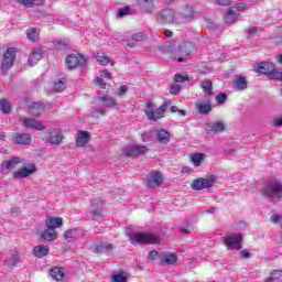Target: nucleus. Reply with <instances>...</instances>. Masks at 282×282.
<instances>
[{
	"mask_svg": "<svg viewBox=\"0 0 282 282\" xmlns=\"http://www.w3.org/2000/svg\"><path fill=\"white\" fill-rule=\"evenodd\" d=\"M29 108L35 111H43L45 109V104L32 102L31 105H29Z\"/></svg>",
	"mask_w": 282,
	"mask_h": 282,
	"instance_id": "obj_45",
	"label": "nucleus"
},
{
	"mask_svg": "<svg viewBox=\"0 0 282 282\" xmlns=\"http://www.w3.org/2000/svg\"><path fill=\"white\" fill-rule=\"evenodd\" d=\"M26 36H28L29 41L36 43V41H39L40 33L37 32L36 29H28Z\"/></svg>",
	"mask_w": 282,
	"mask_h": 282,
	"instance_id": "obj_36",
	"label": "nucleus"
},
{
	"mask_svg": "<svg viewBox=\"0 0 282 282\" xmlns=\"http://www.w3.org/2000/svg\"><path fill=\"white\" fill-rule=\"evenodd\" d=\"M195 107L198 111V113H202L203 116H206L213 111V104L210 101H197L195 104Z\"/></svg>",
	"mask_w": 282,
	"mask_h": 282,
	"instance_id": "obj_22",
	"label": "nucleus"
},
{
	"mask_svg": "<svg viewBox=\"0 0 282 282\" xmlns=\"http://www.w3.org/2000/svg\"><path fill=\"white\" fill-rule=\"evenodd\" d=\"M204 153L191 154L189 159L193 162L194 166H199L204 162Z\"/></svg>",
	"mask_w": 282,
	"mask_h": 282,
	"instance_id": "obj_33",
	"label": "nucleus"
},
{
	"mask_svg": "<svg viewBox=\"0 0 282 282\" xmlns=\"http://www.w3.org/2000/svg\"><path fill=\"white\" fill-rule=\"evenodd\" d=\"M221 240L227 250H241L243 236L241 234H232L231 236H224Z\"/></svg>",
	"mask_w": 282,
	"mask_h": 282,
	"instance_id": "obj_6",
	"label": "nucleus"
},
{
	"mask_svg": "<svg viewBox=\"0 0 282 282\" xmlns=\"http://www.w3.org/2000/svg\"><path fill=\"white\" fill-rule=\"evenodd\" d=\"M20 122L22 127L31 129L32 131H45V124L43 121L32 118V117H21Z\"/></svg>",
	"mask_w": 282,
	"mask_h": 282,
	"instance_id": "obj_8",
	"label": "nucleus"
},
{
	"mask_svg": "<svg viewBox=\"0 0 282 282\" xmlns=\"http://www.w3.org/2000/svg\"><path fill=\"white\" fill-rule=\"evenodd\" d=\"M42 142L58 147V144L63 142V133L58 129H54L53 131L48 130L42 135Z\"/></svg>",
	"mask_w": 282,
	"mask_h": 282,
	"instance_id": "obj_11",
	"label": "nucleus"
},
{
	"mask_svg": "<svg viewBox=\"0 0 282 282\" xmlns=\"http://www.w3.org/2000/svg\"><path fill=\"white\" fill-rule=\"evenodd\" d=\"M23 161L20 158L12 156L8 161H3L0 164V173H3V171H12L17 169L18 164H21Z\"/></svg>",
	"mask_w": 282,
	"mask_h": 282,
	"instance_id": "obj_16",
	"label": "nucleus"
},
{
	"mask_svg": "<svg viewBox=\"0 0 282 282\" xmlns=\"http://www.w3.org/2000/svg\"><path fill=\"white\" fill-rule=\"evenodd\" d=\"M181 231L183 232V235H191V229L188 228H181Z\"/></svg>",
	"mask_w": 282,
	"mask_h": 282,
	"instance_id": "obj_63",
	"label": "nucleus"
},
{
	"mask_svg": "<svg viewBox=\"0 0 282 282\" xmlns=\"http://www.w3.org/2000/svg\"><path fill=\"white\" fill-rule=\"evenodd\" d=\"M171 105V100L164 101L159 108L155 109L153 102L149 101L145 104V116L148 120L152 122H158V120H162L166 116V109Z\"/></svg>",
	"mask_w": 282,
	"mask_h": 282,
	"instance_id": "obj_2",
	"label": "nucleus"
},
{
	"mask_svg": "<svg viewBox=\"0 0 282 282\" xmlns=\"http://www.w3.org/2000/svg\"><path fill=\"white\" fill-rule=\"evenodd\" d=\"M156 258H158V251L152 250V251L149 252L148 259H149L150 261H155Z\"/></svg>",
	"mask_w": 282,
	"mask_h": 282,
	"instance_id": "obj_55",
	"label": "nucleus"
},
{
	"mask_svg": "<svg viewBox=\"0 0 282 282\" xmlns=\"http://www.w3.org/2000/svg\"><path fill=\"white\" fill-rule=\"evenodd\" d=\"M160 259L161 265H175L177 263V254L175 253H165Z\"/></svg>",
	"mask_w": 282,
	"mask_h": 282,
	"instance_id": "obj_25",
	"label": "nucleus"
},
{
	"mask_svg": "<svg viewBox=\"0 0 282 282\" xmlns=\"http://www.w3.org/2000/svg\"><path fill=\"white\" fill-rule=\"evenodd\" d=\"M112 281L113 282H127L128 278L127 274L124 273H117L112 275Z\"/></svg>",
	"mask_w": 282,
	"mask_h": 282,
	"instance_id": "obj_44",
	"label": "nucleus"
},
{
	"mask_svg": "<svg viewBox=\"0 0 282 282\" xmlns=\"http://www.w3.org/2000/svg\"><path fill=\"white\" fill-rule=\"evenodd\" d=\"M137 3L141 10H151L158 0H137Z\"/></svg>",
	"mask_w": 282,
	"mask_h": 282,
	"instance_id": "obj_29",
	"label": "nucleus"
},
{
	"mask_svg": "<svg viewBox=\"0 0 282 282\" xmlns=\"http://www.w3.org/2000/svg\"><path fill=\"white\" fill-rule=\"evenodd\" d=\"M19 261V256L17 254H11L9 258L6 259L4 263L7 268H14Z\"/></svg>",
	"mask_w": 282,
	"mask_h": 282,
	"instance_id": "obj_38",
	"label": "nucleus"
},
{
	"mask_svg": "<svg viewBox=\"0 0 282 282\" xmlns=\"http://www.w3.org/2000/svg\"><path fill=\"white\" fill-rule=\"evenodd\" d=\"M17 144H30L32 142V134L30 133H18L14 137Z\"/></svg>",
	"mask_w": 282,
	"mask_h": 282,
	"instance_id": "obj_28",
	"label": "nucleus"
},
{
	"mask_svg": "<svg viewBox=\"0 0 282 282\" xmlns=\"http://www.w3.org/2000/svg\"><path fill=\"white\" fill-rule=\"evenodd\" d=\"M102 199H95L91 204V215L93 217H105V210L102 209Z\"/></svg>",
	"mask_w": 282,
	"mask_h": 282,
	"instance_id": "obj_19",
	"label": "nucleus"
},
{
	"mask_svg": "<svg viewBox=\"0 0 282 282\" xmlns=\"http://www.w3.org/2000/svg\"><path fill=\"white\" fill-rule=\"evenodd\" d=\"M91 140V134L87 131L79 130L77 138L75 140L76 147H85L86 144H89V141Z\"/></svg>",
	"mask_w": 282,
	"mask_h": 282,
	"instance_id": "obj_20",
	"label": "nucleus"
},
{
	"mask_svg": "<svg viewBox=\"0 0 282 282\" xmlns=\"http://www.w3.org/2000/svg\"><path fill=\"white\" fill-rule=\"evenodd\" d=\"M171 94L173 95V96H175V95H177V94H180V91H182V86H180V85H173L172 87H171Z\"/></svg>",
	"mask_w": 282,
	"mask_h": 282,
	"instance_id": "obj_52",
	"label": "nucleus"
},
{
	"mask_svg": "<svg viewBox=\"0 0 282 282\" xmlns=\"http://www.w3.org/2000/svg\"><path fill=\"white\" fill-rule=\"evenodd\" d=\"M123 94H127V86H120L119 87V96H123Z\"/></svg>",
	"mask_w": 282,
	"mask_h": 282,
	"instance_id": "obj_61",
	"label": "nucleus"
},
{
	"mask_svg": "<svg viewBox=\"0 0 282 282\" xmlns=\"http://www.w3.org/2000/svg\"><path fill=\"white\" fill-rule=\"evenodd\" d=\"M156 140L161 144H169V142H171V133L164 129H161L156 133Z\"/></svg>",
	"mask_w": 282,
	"mask_h": 282,
	"instance_id": "obj_27",
	"label": "nucleus"
},
{
	"mask_svg": "<svg viewBox=\"0 0 282 282\" xmlns=\"http://www.w3.org/2000/svg\"><path fill=\"white\" fill-rule=\"evenodd\" d=\"M200 87L205 94H207L208 96H213V82L203 80L200 83Z\"/></svg>",
	"mask_w": 282,
	"mask_h": 282,
	"instance_id": "obj_35",
	"label": "nucleus"
},
{
	"mask_svg": "<svg viewBox=\"0 0 282 282\" xmlns=\"http://www.w3.org/2000/svg\"><path fill=\"white\" fill-rule=\"evenodd\" d=\"M55 45L57 50H65L67 47V44L63 41H58Z\"/></svg>",
	"mask_w": 282,
	"mask_h": 282,
	"instance_id": "obj_59",
	"label": "nucleus"
},
{
	"mask_svg": "<svg viewBox=\"0 0 282 282\" xmlns=\"http://www.w3.org/2000/svg\"><path fill=\"white\" fill-rule=\"evenodd\" d=\"M236 10H238V12H241V10H246V3H238L236 6Z\"/></svg>",
	"mask_w": 282,
	"mask_h": 282,
	"instance_id": "obj_60",
	"label": "nucleus"
},
{
	"mask_svg": "<svg viewBox=\"0 0 282 282\" xmlns=\"http://www.w3.org/2000/svg\"><path fill=\"white\" fill-rule=\"evenodd\" d=\"M227 99H228V95H226V93H220L216 96V102L218 105H224V102H226Z\"/></svg>",
	"mask_w": 282,
	"mask_h": 282,
	"instance_id": "obj_47",
	"label": "nucleus"
},
{
	"mask_svg": "<svg viewBox=\"0 0 282 282\" xmlns=\"http://www.w3.org/2000/svg\"><path fill=\"white\" fill-rule=\"evenodd\" d=\"M0 111H2V113H12V106H10L8 99H0Z\"/></svg>",
	"mask_w": 282,
	"mask_h": 282,
	"instance_id": "obj_34",
	"label": "nucleus"
},
{
	"mask_svg": "<svg viewBox=\"0 0 282 282\" xmlns=\"http://www.w3.org/2000/svg\"><path fill=\"white\" fill-rule=\"evenodd\" d=\"M188 80H191L188 73L174 75V83H186Z\"/></svg>",
	"mask_w": 282,
	"mask_h": 282,
	"instance_id": "obj_41",
	"label": "nucleus"
},
{
	"mask_svg": "<svg viewBox=\"0 0 282 282\" xmlns=\"http://www.w3.org/2000/svg\"><path fill=\"white\" fill-rule=\"evenodd\" d=\"M65 83H67V79L63 77L57 83L54 84V89L61 94V91H65Z\"/></svg>",
	"mask_w": 282,
	"mask_h": 282,
	"instance_id": "obj_40",
	"label": "nucleus"
},
{
	"mask_svg": "<svg viewBox=\"0 0 282 282\" xmlns=\"http://www.w3.org/2000/svg\"><path fill=\"white\" fill-rule=\"evenodd\" d=\"M95 85L97 87H100L101 89H107V83H105V79L100 78V77H97L95 79Z\"/></svg>",
	"mask_w": 282,
	"mask_h": 282,
	"instance_id": "obj_50",
	"label": "nucleus"
},
{
	"mask_svg": "<svg viewBox=\"0 0 282 282\" xmlns=\"http://www.w3.org/2000/svg\"><path fill=\"white\" fill-rule=\"evenodd\" d=\"M45 221L46 229L40 232L41 239H44V241H56V239H58L56 228H61L63 226V218L51 216L47 217Z\"/></svg>",
	"mask_w": 282,
	"mask_h": 282,
	"instance_id": "obj_1",
	"label": "nucleus"
},
{
	"mask_svg": "<svg viewBox=\"0 0 282 282\" xmlns=\"http://www.w3.org/2000/svg\"><path fill=\"white\" fill-rule=\"evenodd\" d=\"M64 239L67 241H72V239H76V229H69L64 231Z\"/></svg>",
	"mask_w": 282,
	"mask_h": 282,
	"instance_id": "obj_43",
	"label": "nucleus"
},
{
	"mask_svg": "<svg viewBox=\"0 0 282 282\" xmlns=\"http://www.w3.org/2000/svg\"><path fill=\"white\" fill-rule=\"evenodd\" d=\"M195 51V44L192 42H185L178 46V53L177 56H174V61L177 63H185V61H191Z\"/></svg>",
	"mask_w": 282,
	"mask_h": 282,
	"instance_id": "obj_3",
	"label": "nucleus"
},
{
	"mask_svg": "<svg viewBox=\"0 0 282 282\" xmlns=\"http://www.w3.org/2000/svg\"><path fill=\"white\" fill-rule=\"evenodd\" d=\"M250 257H252V253H250V251H248V249H243L239 252L240 259H250Z\"/></svg>",
	"mask_w": 282,
	"mask_h": 282,
	"instance_id": "obj_51",
	"label": "nucleus"
},
{
	"mask_svg": "<svg viewBox=\"0 0 282 282\" xmlns=\"http://www.w3.org/2000/svg\"><path fill=\"white\" fill-rule=\"evenodd\" d=\"M234 87L236 89H246L248 87V82L246 80V77H240L234 83Z\"/></svg>",
	"mask_w": 282,
	"mask_h": 282,
	"instance_id": "obj_39",
	"label": "nucleus"
},
{
	"mask_svg": "<svg viewBox=\"0 0 282 282\" xmlns=\"http://www.w3.org/2000/svg\"><path fill=\"white\" fill-rule=\"evenodd\" d=\"M256 74H264V76H269L274 72V64L273 63H268V62H261L254 69Z\"/></svg>",
	"mask_w": 282,
	"mask_h": 282,
	"instance_id": "obj_17",
	"label": "nucleus"
},
{
	"mask_svg": "<svg viewBox=\"0 0 282 282\" xmlns=\"http://www.w3.org/2000/svg\"><path fill=\"white\" fill-rule=\"evenodd\" d=\"M36 173V165L29 164L28 166H23L13 173L14 180H25V177H30V175Z\"/></svg>",
	"mask_w": 282,
	"mask_h": 282,
	"instance_id": "obj_13",
	"label": "nucleus"
},
{
	"mask_svg": "<svg viewBox=\"0 0 282 282\" xmlns=\"http://www.w3.org/2000/svg\"><path fill=\"white\" fill-rule=\"evenodd\" d=\"M32 252L36 257V259H43V257H47V254H50V246H35L33 247Z\"/></svg>",
	"mask_w": 282,
	"mask_h": 282,
	"instance_id": "obj_24",
	"label": "nucleus"
},
{
	"mask_svg": "<svg viewBox=\"0 0 282 282\" xmlns=\"http://www.w3.org/2000/svg\"><path fill=\"white\" fill-rule=\"evenodd\" d=\"M96 61L97 63H99L100 65H109V63H111V58H109V56L105 55V53H97L96 55Z\"/></svg>",
	"mask_w": 282,
	"mask_h": 282,
	"instance_id": "obj_37",
	"label": "nucleus"
},
{
	"mask_svg": "<svg viewBox=\"0 0 282 282\" xmlns=\"http://www.w3.org/2000/svg\"><path fill=\"white\" fill-rule=\"evenodd\" d=\"M274 127H282V115L273 120Z\"/></svg>",
	"mask_w": 282,
	"mask_h": 282,
	"instance_id": "obj_58",
	"label": "nucleus"
},
{
	"mask_svg": "<svg viewBox=\"0 0 282 282\" xmlns=\"http://www.w3.org/2000/svg\"><path fill=\"white\" fill-rule=\"evenodd\" d=\"M164 34H165V36H166L167 39L173 37V31H171V30H165V31H164Z\"/></svg>",
	"mask_w": 282,
	"mask_h": 282,
	"instance_id": "obj_62",
	"label": "nucleus"
},
{
	"mask_svg": "<svg viewBox=\"0 0 282 282\" xmlns=\"http://www.w3.org/2000/svg\"><path fill=\"white\" fill-rule=\"evenodd\" d=\"M129 12H131V8L129 7H122L118 10L117 12V17H127V14H129Z\"/></svg>",
	"mask_w": 282,
	"mask_h": 282,
	"instance_id": "obj_48",
	"label": "nucleus"
},
{
	"mask_svg": "<svg viewBox=\"0 0 282 282\" xmlns=\"http://www.w3.org/2000/svg\"><path fill=\"white\" fill-rule=\"evenodd\" d=\"M164 184V175L160 171L151 172L145 182L148 188H160Z\"/></svg>",
	"mask_w": 282,
	"mask_h": 282,
	"instance_id": "obj_9",
	"label": "nucleus"
},
{
	"mask_svg": "<svg viewBox=\"0 0 282 282\" xmlns=\"http://www.w3.org/2000/svg\"><path fill=\"white\" fill-rule=\"evenodd\" d=\"M160 21H163V23H173L175 21V12L171 9L162 10L159 13Z\"/></svg>",
	"mask_w": 282,
	"mask_h": 282,
	"instance_id": "obj_23",
	"label": "nucleus"
},
{
	"mask_svg": "<svg viewBox=\"0 0 282 282\" xmlns=\"http://www.w3.org/2000/svg\"><path fill=\"white\" fill-rule=\"evenodd\" d=\"M104 78H111V73H109L108 70H105Z\"/></svg>",
	"mask_w": 282,
	"mask_h": 282,
	"instance_id": "obj_64",
	"label": "nucleus"
},
{
	"mask_svg": "<svg viewBox=\"0 0 282 282\" xmlns=\"http://www.w3.org/2000/svg\"><path fill=\"white\" fill-rule=\"evenodd\" d=\"M260 193L264 197H271V199H282V184L281 183H269L263 188L260 189Z\"/></svg>",
	"mask_w": 282,
	"mask_h": 282,
	"instance_id": "obj_5",
	"label": "nucleus"
},
{
	"mask_svg": "<svg viewBox=\"0 0 282 282\" xmlns=\"http://www.w3.org/2000/svg\"><path fill=\"white\" fill-rule=\"evenodd\" d=\"M205 131H207V133H221L226 131V122L216 121L214 123H206Z\"/></svg>",
	"mask_w": 282,
	"mask_h": 282,
	"instance_id": "obj_18",
	"label": "nucleus"
},
{
	"mask_svg": "<svg viewBox=\"0 0 282 282\" xmlns=\"http://www.w3.org/2000/svg\"><path fill=\"white\" fill-rule=\"evenodd\" d=\"M17 59V48L9 47L6 53L3 61L1 63V72L4 74L14 65V61Z\"/></svg>",
	"mask_w": 282,
	"mask_h": 282,
	"instance_id": "obj_10",
	"label": "nucleus"
},
{
	"mask_svg": "<svg viewBox=\"0 0 282 282\" xmlns=\"http://www.w3.org/2000/svg\"><path fill=\"white\" fill-rule=\"evenodd\" d=\"M15 3H20L24 8H34L36 6H45V0H14Z\"/></svg>",
	"mask_w": 282,
	"mask_h": 282,
	"instance_id": "obj_26",
	"label": "nucleus"
},
{
	"mask_svg": "<svg viewBox=\"0 0 282 282\" xmlns=\"http://www.w3.org/2000/svg\"><path fill=\"white\" fill-rule=\"evenodd\" d=\"M66 69H78V67H87V59L80 53H73L65 57Z\"/></svg>",
	"mask_w": 282,
	"mask_h": 282,
	"instance_id": "obj_4",
	"label": "nucleus"
},
{
	"mask_svg": "<svg viewBox=\"0 0 282 282\" xmlns=\"http://www.w3.org/2000/svg\"><path fill=\"white\" fill-rule=\"evenodd\" d=\"M282 278V271L281 270H273L270 273V276H268L264 282H276L281 281Z\"/></svg>",
	"mask_w": 282,
	"mask_h": 282,
	"instance_id": "obj_31",
	"label": "nucleus"
},
{
	"mask_svg": "<svg viewBox=\"0 0 282 282\" xmlns=\"http://www.w3.org/2000/svg\"><path fill=\"white\" fill-rule=\"evenodd\" d=\"M216 3L218 6L228 7V6H230V3H232V0H216Z\"/></svg>",
	"mask_w": 282,
	"mask_h": 282,
	"instance_id": "obj_56",
	"label": "nucleus"
},
{
	"mask_svg": "<svg viewBox=\"0 0 282 282\" xmlns=\"http://www.w3.org/2000/svg\"><path fill=\"white\" fill-rule=\"evenodd\" d=\"M148 153L149 148L147 145L134 144L123 149V155H126V158H140V155H147Z\"/></svg>",
	"mask_w": 282,
	"mask_h": 282,
	"instance_id": "obj_12",
	"label": "nucleus"
},
{
	"mask_svg": "<svg viewBox=\"0 0 282 282\" xmlns=\"http://www.w3.org/2000/svg\"><path fill=\"white\" fill-rule=\"evenodd\" d=\"M99 100H101L104 107H116L118 105L113 97L104 96L99 97Z\"/></svg>",
	"mask_w": 282,
	"mask_h": 282,
	"instance_id": "obj_32",
	"label": "nucleus"
},
{
	"mask_svg": "<svg viewBox=\"0 0 282 282\" xmlns=\"http://www.w3.org/2000/svg\"><path fill=\"white\" fill-rule=\"evenodd\" d=\"M99 113L100 116H105V109H96L94 108L93 110V118H99Z\"/></svg>",
	"mask_w": 282,
	"mask_h": 282,
	"instance_id": "obj_53",
	"label": "nucleus"
},
{
	"mask_svg": "<svg viewBox=\"0 0 282 282\" xmlns=\"http://www.w3.org/2000/svg\"><path fill=\"white\" fill-rule=\"evenodd\" d=\"M50 276L56 282H67V275L65 274V268L63 267H53L50 270Z\"/></svg>",
	"mask_w": 282,
	"mask_h": 282,
	"instance_id": "obj_15",
	"label": "nucleus"
},
{
	"mask_svg": "<svg viewBox=\"0 0 282 282\" xmlns=\"http://www.w3.org/2000/svg\"><path fill=\"white\" fill-rule=\"evenodd\" d=\"M281 220H282V216L276 214H273L270 218V221H272V224H280Z\"/></svg>",
	"mask_w": 282,
	"mask_h": 282,
	"instance_id": "obj_54",
	"label": "nucleus"
},
{
	"mask_svg": "<svg viewBox=\"0 0 282 282\" xmlns=\"http://www.w3.org/2000/svg\"><path fill=\"white\" fill-rule=\"evenodd\" d=\"M224 21L225 23H235V21H237V13H235V10H232V8L227 9Z\"/></svg>",
	"mask_w": 282,
	"mask_h": 282,
	"instance_id": "obj_30",
	"label": "nucleus"
},
{
	"mask_svg": "<svg viewBox=\"0 0 282 282\" xmlns=\"http://www.w3.org/2000/svg\"><path fill=\"white\" fill-rule=\"evenodd\" d=\"M269 78H272L273 80H282V70L276 69V66H273V70L271 72V75H269Z\"/></svg>",
	"mask_w": 282,
	"mask_h": 282,
	"instance_id": "obj_42",
	"label": "nucleus"
},
{
	"mask_svg": "<svg viewBox=\"0 0 282 282\" xmlns=\"http://www.w3.org/2000/svg\"><path fill=\"white\" fill-rule=\"evenodd\" d=\"M41 58H43V50H41V47L33 48L29 56V65L31 67H34V65L39 64V61H41Z\"/></svg>",
	"mask_w": 282,
	"mask_h": 282,
	"instance_id": "obj_21",
	"label": "nucleus"
},
{
	"mask_svg": "<svg viewBox=\"0 0 282 282\" xmlns=\"http://www.w3.org/2000/svg\"><path fill=\"white\" fill-rule=\"evenodd\" d=\"M171 113H178V116H182L183 118L186 117V111L178 109L177 106H172L170 109Z\"/></svg>",
	"mask_w": 282,
	"mask_h": 282,
	"instance_id": "obj_49",
	"label": "nucleus"
},
{
	"mask_svg": "<svg viewBox=\"0 0 282 282\" xmlns=\"http://www.w3.org/2000/svg\"><path fill=\"white\" fill-rule=\"evenodd\" d=\"M213 184H215V180L214 178H196L194 181H192V188L193 191H204V188H210V186H213Z\"/></svg>",
	"mask_w": 282,
	"mask_h": 282,
	"instance_id": "obj_14",
	"label": "nucleus"
},
{
	"mask_svg": "<svg viewBox=\"0 0 282 282\" xmlns=\"http://www.w3.org/2000/svg\"><path fill=\"white\" fill-rule=\"evenodd\" d=\"M132 245L138 243V246L144 245H155L160 243V239L152 234H134L130 237Z\"/></svg>",
	"mask_w": 282,
	"mask_h": 282,
	"instance_id": "obj_7",
	"label": "nucleus"
},
{
	"mask_svg": "<svg viewBox=\"0 0 282 282\" xmlns=\"http://www.w3.org/2000/svg\"><path fill=\"white\" fill-rule=\"evenodd\" d=\"M195 14V10L193 9V7H185L183 9V17H185L186 19L193 17Z\"/></svg>",
	"mask_w": 282,
	"mask_h": 282,
	"instance_id": "obj_46",
	"label": "nucleus"
},
{
	"mask_svg": "<svg viewBox=\"0 0 282 282\" xmlns=\"http://www.w3.org/2000/svg\"><path fill=\"white\" fill-rule=\"evenodd\" d=\"M257 32H263V29L258 28V26H252L249 29V34H251V35L257 34Z\"/></svg>",
	"mask_w": 282,
	"mask_h": 282,
	"instance_id": "obj_57",
	"label": "nucleus"
}]
</instances>
